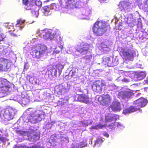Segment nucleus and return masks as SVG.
<instances>
[{
    "label": "nucleus",
    "mask_w": 148,
    "mask_h": 148,
    "mask_svg": "<svg viewBox=\"0 0 148 148\" xmlns=\"http://www.w3.org/2000/svg\"><path fill=\"white\" fill-rule=\"evenodd\" d=\"M110 29V27L105 22L101 21L96 22L92 27L93 33L96 36H102Z\"/></svg>",
    "instance_id": "1"
},
{
    "label": "nucleus",
    "mask_w": 148,
    "mask_h": 148,
    "mask_svg": "<svg viewBox=\"0 0 148 148\" xmlns=\"http://www.w3.org/2000/svg\"><path fill=\"white\" fill-rule=\"evenodd\" d=\"M17 111L14 108L9 106L1 110L0 113V117L3 121H8L12 119Z\"/></svg>",
    "instance_id": "2"
},
{
    "label": "nucleus",
    "mask_w": 148,
    "mask_h": 148,
    "mask_svg": "<svg viewBox=\"0 0 148 148\" xmlns=\"http://www.w3.org/2000/svg\"><path fill=\"white\" fill-rule=\"evenodd\" d=\"M47 47L40 44L33 46L31 48V54L34 58H39L44 56L47 52Z\"/></svg>",
    "instance_id": "3"
},
{
    "label": "nucleus",
    "mask_w": 148,
    "mask_h": 148,
    "mask_svg": "<svg viewBox=\"0 0 148 148\" xmlns=\"http://www.w3.org/2000/svg\"><path fill=\"white\" fill-rule=\"evenodd\" d=\"M105 83L102 81L97 80L92 85V88L94 92L101 93L106 87Z\"/></svg>",
    "instance_id": "4"
},
{
    "label": "nucleus",
    "mask_w": 148,
    "mask_h": 148,
    "mask_svg": "<svg viewBox=\"0 0 148 148\" xmlns=\"http://www.w3.org/2000/svg\"><path fill=\"white\" fill-rule=\"evenodd\" d=\"M11 83L6 79L0 78V92L5 93L11 88Z\"/></svg>",
    "instance_id": "5"
},
{
    "label": "nucleus",
    "mask_w": 148,
    "mask_h": 148,
    "mask_svg": "<svg viewBox=\"0 0 148 148\" xmlns=\"http://www.w3.org/2000/svg\"><path fill=\"white\" fill-rule=\"evenodd\" d=\"M120 51V55L126 58L127 60H133L135 53L134 50L129 49L126 50L125 48L121 47Z\"/></svg>",
    "instance_id": "6"
},
{
    "label": "nucleus",
    "mask_w": 148,
    "mask_h": 148,
    "mask_svg": "<svg viewBox=\"0 0 148 148\" xmlns=\"http://www.w3.org/2000/svg\"><path fill=\"white\" fill-rule=\"evenodd\" d=\"M22 3L25 5V8L27 10H31L33 16L37 17L38 14V10L35 6L29 3V0H22Z\"/></svg>",
    "instance_id": "7"
},
{
    "label": "nucleus",
    "mask_w": 148,
    "mask_h": 148,
    "mask_svg": "<svg viewBox=\"0 0 148 148\" xmlns=\"http://www.w3.org/2000/svg\"><path fill=\"white\" fill-rule=\"evenodd\" d=\"M102 63L106 66L113 67L116 65L118 62L116 59H114L112 61L110 57L105 56L103 58Z\"/></svg>",
    "instance_id": "8"
},
{
    "label": "nucleus",
    "mask_w": 148,
    "mask_h": 148,
    "mask_svg": "<svg viewBox=\"0 0 148 148\" xmlns=\"http://www.w3.org/2000/svg\"><path fill=\"white\" fill-rule=\"evenodd\" d=\"M89 48L88 44L86 43H80L77 45L75 48L76 51L80 53H86Z\"/></svg>",
    "instance_id": "9"
},
{
    "label": "nucleus",
    "mask_w": 148,
    "mask_h": 148,
    "mask_svg": "<svg viewBox=\"0 0 148 148\" xmlns=\"http://www.w3.org/2000/svg\"><path fill=\"white\" fill-rule=\"evenodd\" d=\"M98 100L102 105H105L110 103L111 102V98L108 94L102 95L98 98Z\"/></svg>",
    "instance_id": "10"
},
{
    "label": "nucleus",
    "mask_w": 148,
    "mask_h": 148,
    "mask_svg": "<svg viewBox=\"0 0 148 148\" xmlns=\"http://www.w3.org/2000/svg\"><path fill=\"white\" fill-rule=\"evenodd\" d=\"M147 103V100L144 98L140 97L137 100L134 101L133 104L136 105V107L140 108L145 106Z\"/></svg>",
    "instance_id": "11"
},
{
    "label": "nucleus",
    "mask_w": 148,
    "mask_h": 148,
    "mask_svg": "<svg viewBox=\"0 0 148 148\" xmlns=\"http://www.w3.org/2000/svg\"><path fill=\"white\" fill-rule=\"evenodd\" d=\"M57 32L53 34L50 32L49 39L51 40L53 39L56 40L59 42L62 41L63 37L60 36V32Z\"/></svg>",
    "instance_id": "12"
},
{
    "label": "nucleus",
    "mask_w": 148,
    "mask_h": 148,
    "mask_svg": "<svg viewBox=\"0 0 148 148\" xmlns=\"http://www.w3.org/2000/svg\"><path fill=\"white\" fill-rule=\"evenodd\" d=\"M110 107L112 110L114 112H119L122 109L120 102L116 101L113 102Z\"/></svg>",
    "instance_id": "13"
},
{
    "label": "nucleus",
    "mask_w": 148,
    "mask_h": 148,
    "mask_svg": "<svg viewBox=\"0 0 148 148\" xmlns=\"http://www.w3.org/2000/svg\"><path fill=\"white\" fill-rule=\"evenodd\" d=\"M8 61V59L0 57V71H3L7 69Z\"/></svg>",
    "instance_id": "14"
},
{
    "label": "nucleus",
    "mask_w": 148,
    "mask_h": 148,
    "mask_svg": "<svg viewBox=\"0 0 148 148\" xmlns=\"http://www.w3.org/2000/svg\"><path fill=\"white\" fill-rule=\"evenodd\" d=\"M77 100L79 101L88 104L89 102V97L85 94L78 95H77Z\"/></svg>",
    "instance_id": "15"
},
{
    "label": "nucleus",
    "mask_w": 148,
    "mask_h": 148,
    "mask_svg": "<svg viewBox=\"0 0 148 148\" xmlns=\"http://www.w3.org/2000/svg\"><path fill=\"white\" fill-rule=\"evenodd\" d=\"M55 92L58 95H62L67 92L66 88L59 86L56 87L55 88Z\"/></svg>",
    "instance_id": "16"
},
{
    "label": "nucleus",
    "mask_w": 148,
    "mask_h": 148,
    "mask_svg": "<svg viewBox=\"0 0 148 148\" xmlns=\"http://www.w3.org/2000/svg\"><path fill=\"white\" fill-rule=\"evenodd\" d=\"M139 110L140 108L136 107V105H135V106H131L129 108L125 109L124 111L123 112L125 114L131 113Z\"/></svg>",
    "instance_id": "17"
},
{
    "label": "nucleus",
    "mask_w": 148,
    "mask_h": 148,
    "mask_svg": "<svg viewBox=\"0 0 148 148\" xmlns=\"http://www.w3.org/2000/svg\"><path fill=\"white\" fill-rule=\"evenodd\" d=\"M121 95H122V97L125 98H130L133 95V93L130 91H125L120 93Z\"/></svg>",
    "instance_id": "18"
},
{
    "label": "nucleus",
    "mask_w": 148,
    "mask_h": 148,
    "mask_svg": "<svg viewBox=\"0 0 148 148\" xmlns=\"http://www.w3.org/2000/svg\"><path fill=\"white\" fill-rule=\"evenodd\" d=\"M67 7H71L72 6H75L78 0H64Z\"/></svg>",
    "instance_id": "19"
},
{
    "label": "nucleus",
    "mask_w": 148,
    "mask_h": 148,
    "mask_svg": "<svg viewBox=\"0 0 148 148\" xmlns=\"http://www.w3.org/2000/svg\"><path fill=\"white\" fill-rule=\"evenodd\" d=\"M24 21H22L21 19H18L16 23V26L17 27H19V29L21 30L24 27V25L23 24Z\"/></svg>",
    "instance_id": "20"
},
{
    "label": "nucleus",
    "mask_w": 148,
    "mask_h": 148,
    "mask_svg": "<svg viewBox=\"0 0 148 148\" xmlns=\"http://www.w3.org/2000/svg\"><path fill=\"white\" fill-rule=\"evenodd\" d=\"M146 75V73L144 71H140L137 74V77L140 79H142L145 78Z\"/></svg>",
    "instance_id": "21"
},
{
    "label": "nucleus",
    "mask_w": 148,
    "mask_h": 148,
    "mask_svg": "<svg viewBox=\"0 0 148 148\" xmlns=\"http://www.w3.org/2000/svg\"><path fill=\"white\" fill-rule=\"evenodd\" d=\"M127 22L128 25L130 27H133L134 25L135 22L132 18L128 19Z\"/></svg>",
    "instance_id": "22"
},
{
    "label": "nucleus",
    "mask_w": 148,
    "mask_h": 148,
    "mask_svg": "<svg viewBox=\"0 0 148 148\" xmlns=\"http://www.w3.org/2000/svg\"><path fill=\"white\" fill-rule=\"evenodd\" d=\"M19 147L20 148H42L39 146H32L29 147L25 145L22 144L19 145Z\"/></svg>",
    "instance_id": "23"
},
{
    "label": "nucleus",
    "mask_w": 148,
    "mask_h": 148,
    "mask_svg": "<svg viewBox=\"0 0 148 148\" xmlns=\"http://www.w3.org/2000/svg\"><path fill=\"white\" fill-rule=\"evenodd\" d=\"M15 30V29H14L13 30H9L8 31V32L10 34V35L14 37H17L18 36H20V35L19 34H16L14 31Z\"/></svg>",
    "instance_id": "24"
},
{
    "label": "nucleus",
    "mask_w": 148,
    "mask_h": 148,
    "mask_svg": "<svg viewBox=\"0 0 148 148\" xmlns=\"http://www.w3.org/2000/svg\"><path fill=\"white\" fill-rule=\"evenodd\" d=\"M143 9L145 11L148 12V0H146L144 2Z\"/></svg>",
    "instance_id": "25"
},
{
    "label": "nucleus",
    "mask_w": 148,
    "mask_h": 148,
    "mask_svg": "<svg viewBox=\"0 0 148 148\" xmlns=\"http://www.w3.org/2000/svg\"><path fill=\"white\" fill-rule=\"evenodd\" d=\"M104 140L101 138H98L95 142V145H100L104 141Z\"/></svg>",
    "instance_id": "26"
},
{
    "label": "nucleus",
    "mask_w": 148,
    "mask_h": 148,
    "mask_svg": "<svg viewBox=\"0 0 148 148\" xmlns=\"http://www.w3.org/2000/svg\"><path fill=\"white\" fill-rule=\"evenodd\" d=\"M113 117L109 116H106L105 117V122H110L113 121Z\"/></svg>",
    "instance_id": "27"
},
{
    "label": "nucleus",
    "mask_w": 148,
    "mask_h": 148,
    "mask_svg": "<svg viewBox=\"0 0 148 148\" xmlns=\"http://www.w3.org/2000/svg\"><path fill=\"white\" fill-rule=\"evenodd\" d=\"M119 5L120 8H122L123 9H125L126 8V3L125 1H122L119 3Z\"/></svg>",
    "instance_id": "28"
},
{
    "label": "nucleus",
    "mask_w": 148,
    "mask_h": 148,
    "mask_svg": "<svg viewBox=\"0 0 148 148\" xmlns=\"http://www.w3.org/2000/svg\"><path fill=\"white\" fill-rule=\"evenodd\" d=\"M100 47L101 49L103 50L106 51V48H108V47L107 45H106L104 42H102L100 45Z\"/></svg>",
    "instance_id": "29"
},
{
    "label": "nucleus",
    "mask_w": 148,
    "mask_h": 148,
    "mask_svg": "<svg viewBox=\"0 0 148 148\" xmlns=\"http://www.w3.org/2000/svg\"><path fill=\"white\" fill-rule=\"evenodd\" d=\"M42 12H49L50 11V10L49 7L47 6H45L43 7L42 8Z\"/></svg>",
    "instance_id": "30"
},
{
    "label": "nucleus",
    "mask_w": 148,
    "mask_h": 148,
    "mask_svg": "<svg viewBox=\"0 0 148 148\" xmlns=\"http://www.w3.org/2000/svg\"><path fill=\"white\" fill-rule=\"evenodd\" d=\"M54 72V75H57V71H56V70L55 69V68H51L50 70L49 71H50L51 73V75L53 76V72Z\"/></svg>",
    "instance_id": "31"
},
{
    "label": "nucleus",
    "mask_w": 148,
    "mask_h": 148,
    "mask_svg": "<svg viewBox=\"0 0 148 148\" xmlns=\"http://www.w3.org/2000/svg\"><path fill=\"white\" fill-rule=\"evenodd\" d=\"M50 32H47L43 35V38L46 40L49 39Z\"/></svg>",
    "instance_id": "32"
},
{
    "label": "nucleus",
    "mask_w": 148,
    "mask_h": 148,
    "mask_svg": "<svg viewBox=\"0 0 148 148\" xmlns=\"http://www.w3.org/2000/svg\"><path fill=\"white\" fill-rule=\"evenodd\" d=\"M56 69L59 71L62 70L63 68V66L60 63H58L56 66Z\"/></svg>",
    "instance_id": "33"
},
{
    "label": "nucleus",
    "mask_w": 148,
    "mask_h": 148,
    "mask_svg": "<svg viewBox=\"0 0 148 148\" xmlns=\"http://www.w3.org/2000/svg\"><path fill=\"white\" fill-rule=\"evenodd\" d=\"M17 132L18 134L20 136H24L26 134V132L21 130H18Z\"/></svg>",
    "instance_id": "34"
},
{
    "label": "nucleus",
    "mask_w": 148,
    "mask_h": 148,
    "mask_svg": "<svg viewBox=\"0 0 148 148\" xmlns=\"http://www.w3.org/2000/svg\"><path fill=\"white\" fill-rule=\"evenodd\" d=\"M56 143V141L54 139H51L49 140V143L50 144L51 146H54L55 145Z\"/></svg>",
    "instance_id": "35"
},
{
    "label": "nucleus",
    "mask_w": 148,
    "mask_h": 148,
    "mask_svg": "<svg viewBox=\"0 0 148 148\" xmlns=\"http://www.w3.org/2000/svg\"><path fill=\"white\" fill-rule=\"evenodd\" d=\"M9 23H10L9 22H7V23H4V25H5V26H6V27L9 29H13L12 30H13L14 29L13 27L12 26V25L9 26V25H7L6 26V24H9Z\"/></svg>",
    "instance_id": "36"
},
{
    "label": "nucleus",
    "mask_w": 148,
    "mask_h": 148,
    "mask_svg": "<svg viewBox=\"0 0 148 148\" xmlns=\"http://www.w3.org/2000/svg\"><path fill=\"white\" fill-rule=\"evenodd\" d=\"M36 5L38 6H41L42 5V3L41 1H40L36 0L35 1Z\"/></svg>",
    "instance_id": "37"
},
{
    "label": "nucleus",
    "mask_w": 148,
    "mask_h": 148,
    "mask_svg": "<svg viewBox=\"0 0 148 148\" xmlns=\"http://www.w3.org/2000/svg\"><path fill=\"white\" fill-rule=\"evenodd\" d=\"M5 37L6 36L4 35L3 34H0V41L3 40Z\"/></svg>",
    "instance_id": "38"
},
{
    "label": "nucleus",
    "mask_w": 148,
    "mask_h": 148,
    "mask_svg": "<svg viewBox=\"0 0 148 148\" xmlns=\"http://www.w3.org/2000/svg\"><path fill=\"white\" fill-rule=\"evenodd\" d=\"M91 13V11L89 10H86L85 12L84 15L86 16H88Z\"/></svg>",
    "instance_id": "39"
},
{
    "label": "nucleus",
    "mask_w": 148,
    "mask_h": 148,
    "mask_svg": "<svg viewBox=\"0 0 148 148\" xmlns=\"http://www.w3.org/2000/svg\"><path fill=\"white\" fill-rule=\"evenodd\" d=\"M71 76L74 78H75L77 77L78 75L77 73L75 71H74L72 72Z\"/></svg>",
    "instance_id": "40"
},
{
    "label": "nucleus",
    "mask_w": 148,
    "mask_h": 148,
    "mask_svg": "<svg viewBox=\"0 0 148 148\" xmlns=\"http://www.w3.org/2000/svg\"><path fill=\"white\" fill-rule=\"evenodd\" d=\"M115 123H112L111 124L109 125L108 127L111 129H113L115 128Z\"/></svg>",
    "instance_id": "41"
},
{
    "label": "nucleus",
    "mask_w": 148,
    "mask_h": 148,
    "mask_svg": "<svg viewBox=\"0 0 148 148\" xmlns=\"http://www.w3.org/2000/svg\"><path fill=\"white\" fill-rule=\"evenodd\" d=\"M36 112V110L34 111V112L33 111L32 112L33 113H31L29 114V116H31V117H34L37 116L36 115L34 114V113Z\"/></svg>",
    "instance_id": "42"
},
{
    "label": "nucleus",
    "mask_w": 148,
    "mask_h": 148,
    "mask_svg": "<svg viewBox=\"0 0 148 148\" xmlns=\"http://www.w3.org/2000/svg\"><path fill=\"white\" fill-rule=\"evenodd\" d=\"M5 138L3 137L0 136V143L1 142H5Z\"/></svg>",
    "instance_id": "43"
},
{
    "label": "nucleus",
    "mask_w": 148,
    "mask_h": 148,
    "mask_svg": "<svg viewBox=\"0 0 148 148\" xmlns=\"http://www.w3.org/2000/svg\"><path fill=\"white\" fill-rule=\"evenodd\" d=\"M105 125H99L96 126L95 128L96 129H97L98 128H102L103 127H105Z\"/></svg>",
    "instance_id": "44"
},
{
    "label": "nucleus",
    "mask_w": 148,
    "mask_h": 148,
    "mask_svg": "<svg viewBox=\"0 0 148 148\" xmlns=\"http://www.w3.org/2000/svg\"><path fill=\"white\" fill-rule=\"evenodd\" d=\"M122 81L125 82H130V80L126 79V78H124L122 79Z\"/></svg>",
    "instance_id": "45"
},
{
    "label": "nucleus",
    "mask_w": 148,
    "mask_h": 148,
    "mask_svg": "<svg viewBox=\"0 0 148 148\" xmlns=\"http://www.w3.org/2000/svg\"><path fill=\"white\" fill-rule=\"evenodd\" d=\"M144 83L145 84H148V76L147 77L146 79L144 81Z\"/></svg>",
    "instance_id": "46"
},
{
    "label": "nucleus",
    "mask_w": 148,
    "mask_h": 148,
    "mask_svg": "<svg viewBox=\"0 0 148 148\" xmlns=\"http://www.w3.org/2000/svg\"><path fill=\"white\" fill-rule=\"evenodd\" d=\"M103 135L107 138L109 136V135L106 132L104 133L103 134Z\"/></svg>",
    "instance_id": "47"
},
{
    "label": "nucleus",
    "mask_w": 148,
    "mask_h": 148,
    "mask_svg": "<svg viewBox=\"0 0 148 148\" xmlns=\"http://www.w3.org/2000/svg\"><path fill=\"white\" fill-rule=\"evenodd\" d=\"M13 148H20L19 145H14Z\"/></svg>",
    "instance_id": "48"
},
{
    "label": "nucleus",
    "mask_w": 148,
    "mask_h": 148,
    "mask_svg": "<svg viewBox=\"0 0 148 148\" xmlns=\"http://www.w3.org/2000/svg\"><path fill=\"white\" fill-rule=\"evenodd\" d=\"M59 47L61 49V50H62L63 49V45H60L59 46Z\"/></svg>",
    "instance_id": "49"
},
{
    "label": "nucleus",
    "mask_w": 148,
    "mask_h": 148,
    "mask_svg": "<svg viewBox=\"0 0 148 148\" xmlns=\"http://www.w3.org/2000/svg\"><path fill=\"white\" fill-rule=\"evenodd\" d=\"M49 1V0H46L45 1H44V2H48Z\"/></svg>",
    "instance_id": "50"
},
{
    "label": "nucleus",
    "mask_w": 148,
    "mask_h": 148,
    "mask_svg": "<svg viewBox=\"0 0 148 148\" xmlns=\"http://www.w3.org/2000/svg\"><path fill=\"white\" fill-rule=\"evenodd\" d=\"M55 52L56 53H58L60 51H55Z\"/></svg>",
    "instance_id": "51"
},
{
    "label": "nucleus",
    "mask_w": 148,
    "mask_h": 148,
    "mask_svg": "<svg viewBox=\"0 0 148 148\" xmlns=\"http://www.w3.org/2000/svg\"><path fill=\"white\" fill-rule=\"evenodd\" d=\"M105 0H99V1L101 2H102L103 1H105Z\"/></svg>",
    "instance_id": "52"
},
{
    "label": "nucleus",
    "mask_w": 148,
    "mask_h": 148,
    "mask_svg": "<svg viewBox=\"0 0 148 148\" xmlns=\"http://www.w3.org/2000/svg\"><path fill=\"white\" fill-rule=\"evenodd\" d=\"M29 118H30V119H32V118H30V116L29 117Z\"/></svg>",
    "instance_id": "53"
},
{
    "label": "nucleus",
    "mask_w": 148,
    "mask_h": 148,
    "mask_svg": "<svg viewBox=\"0 0 148 148\" xmlns=\"http://www.w3.org/2000/svg\"><path fill=\"white\" fill-rule=\"evenodd\" d=\"M26 65V64H25V65H24V67Z\"/></svg>",
    "instance_id": "54"
},
{
    "label": "nucleus",
    "mask_w": 148,
    "mask_h": 148,
    "mask_svg": "<svg viewBox=\"0 0 148 148\" xmlns=\"http://www.w3.org/2000/svg\"><path fill=\"white\" fill-rule=\"evenodd\" d=\"M41 32H44L43 31H41Z\"/></svg>",
    "instance_id": "55"
},
{
    "label": "nucleus",
    "mask_w": 148,
    "mask_h": 148,
    "mask_svg": "<svg viewBox=\"0 0 148 148\" xmlns=\"http://www.w3.org/2000/svg\"><path fill=\"white\" fill-rule=\"evenodd\" d=\"M31 109V108H28V109Z\"/></svg>",
    "instance_id": "56"
}]
</instances>
